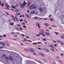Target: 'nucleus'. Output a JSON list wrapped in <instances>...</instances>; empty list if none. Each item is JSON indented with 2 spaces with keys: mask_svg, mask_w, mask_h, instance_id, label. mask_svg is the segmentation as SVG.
I'll list each match as a JSON object with an SVG mask.
<instances>
[{
  "mask_svg": "<svg viewBox=\"0 0 64 64\" xmlns=\"http://www.w3.org/2000/svg\"><path fill=\"white\" fill-rule=\"evenodd\" d=\"M29 8L30 9H36V7L33 4L30 6Z\"/></svg>",
  "mask_w": 64,
  "mask_h": 64,
  "instance_id": "obj_1",
  "label": "nucleus"
},
{
  "mask_svg": "<svg viewBox=\"0 0 64 64\" xmlns=\"http://www.w3.org/2000/svg\"><path fill=\"white\" fill-rule=\"evenodd\" d=\"M5 6L7 8H5L6 9H9V8H10V6H9V5H8L7 4H6Z\"/></svg>",
  "mask_w": 64,
  "mask_h": 64,
  "instance_id": "obj_2",
  "label": "nucleus"
},
{
  "mask_svg": "<svg viewBox=\"0 0 64 64\" xmlns=\"http://www.w3.org/2000/svg\"><path fill=\"white\" fill-rule=\"evenodd\" d=\"M29 49L30 50V52H35V51L34 50V49L32 48H29Z\"/></svg>",
  "mask_w": 64,
  "mask_h": 64,
  "instance_id": "obj_3",
  "label": "nucleus"
},
{
  "mask_svg": "<svg viewBox=\"0 0 64 64\" xmlns=\"http://www.w3.org/2000/svg\"><path fill=\"white\" fill-rule=\"evenodd\" d=\"M20 7L21 8H24V6L23 4H22V3H20Z\"/></svg>",
  "mask_w": 64,
  "mask_h": 64,
  "instance_id": "obj_4",
  "label": "nucleus"
},
{
  "mask_svg": "<svg viewBox=\"0 0 64 64\" xmlns=\"http://www.w3.org/2000/svg\"><path fill=\"white\" fill-rule=\"evenodd\" d=\"M40 25V24H39V23L37 22L36 24V26H38V28H40V26L39 25Z\"/></svg>",
  "mask_w": 64,
  "mask_h": 64,
  "instance_id": "obj_5",
  "label": "nucleus"
},
{
  "mask_svg": "<svg viewBox=\"0 0 64 64\" xmlns=\"http://www.w3.org/2000/svg\"><path fill=\"white\" fill-rule=\"evenodd\" d=\"M4 43V44H5V42H4V43H3L2 42H0V44L2 45H3V46H5V45Z\"/></svg>",
  "mask_w": 64,
  "mask_h": 64,
  "instance_id": "obj_6",
  "label": "nucleus"
},
{
  "mask_svg": "<svg viewBox=\"0 0 64 64\" xmlns=\"http://www.w3.org/2000/svg\"><path fill=\"white\" fill-rule=\"evenodd\" d=\"M40 34H41V35H42V36H43L44 37H45V36H46L45 34H44V33H42L41 32H40Z\"/></svg>",
  "mask_w": 64,
  "mask_h": 64,
  "instance_id": "obj_7",
  "label": "nucleus"
},
{
  "mask_svg": "<svg viewBox=\"0 0 64 64\" xmlns=\"http://www.w3.org/2000/svg\"><path fill=\"white\" fill-rule=\"evenodd\" d=\"M35 12V11L34 10L30 12V14H34Z\"/></svg>",
  "mask_w": 64,
  "mask_h": 64,
  "instance_id": "obj_8",
  "label": "nucleus"
},
{
  "mask_svg": "<svg viewBox=\"0 0 64 64\" xmlns=\"http://www.w3.org/2000/svg\"><path fill=\"white\" fill-rule=\"evenodd\" d=\"M39 54H40V55H41L42 56V57H44V56H45L42 53L40 52L39 53Z\"/></svg>",
  "mask_w": 64,
  "mask_h": 64,
  "instance_id": "obj_9",
  "label": "nucleus"
},
{
  "mask_svg": "<svg viewBox=\"0 0 64 64\" xmlns=\"http://www.w3.org/2000/svg\"><path fill=\"white\" fill-rule=\"evenodd\" d=\"M38 10L40 11H43V10L42 8H39L38 9Z\"/></svg>",
  "mask_w": 64,
  "mask_h": 64,
  "instance_id": "obj_10",
  "label": "nucleus"
},
{
  "mask_svg": "<svg viewBox=\"0 0 64 64\" xmlns=\"http://www.w3.org/2000/svg\"><path fill=\"white\" fill-rule=\"evenodd\" d=\"M46 35H47V36H50V34L49 33H48V32H46Z\"/></svg>",
  "mask_w": 64,
  "mask_h": 64,
  "instance_id": "obj_11",
  "label": "nucleus"
},
{
  "mask_svg": "<svg viewBox=\"0 0 64 64\" xmlns=\"http://www.w3.org/2000/svg\"><path fill=\"white\" fill-rule=\"evenodd\" d=\"M22 4L25 6L26 5V2H25V1H24L23 2V3Z\"/></svg>",
  "mask_w": 64,
  "mask_h": 64,
  "instance_id": "obj_12",
  "label": "nucleus"
},
{
  "mask_svg": "<svg viewBox=\"0 0 64 64\" xmlns=\"http://www.w3.org/2000/svg\"><path fill=\"white\" fill-rule=\"evenodd\" d=\"M44 25H46V26H48L49 25V24L47 23H44Z\"/></svg>",
  "mask_w": 64,
  "mask_h": 64,
  "instance_id": "obj_13",
  "label": "nucleus"
},
{
  "mask_svg": "<svg viewBox=\"0 0 64 64\" xmlns=\"http://www.w3.org/2000/svg\"><path fill=\"white\" fill-rule=\"evenodd\" d=\"M1 58L2 60H4V57L3 56H1Z\"/></svg>",
  "mask_w": 64,
  "mask_h": 64,
  "instance_id": "obj_14",
  "label": "nucleus"
},
{
  "mask_svg": "<svg viewBox=\"0 0 64 64\" xmlns=\"http://www.w3.org/2000/svg\"><path fill=\"white\" fill-rule=\"evenodd\" d=\"M1 5H2V7H4V4L2 3H0V6H1Z\"/></svg>",
  "mask_w": 64,
  "mask_h": 64,
  "instance_id": "obj_15",
  "label": "nucleus"
},
{
  "mask_svg": "<svg viewBox=\"0 0 64 64\" xmlns=\"http://www.w3.org/2000/svg\"><path fill=\"white\" fill-rule=\"evenodd\" d=\"M16 30H17V31H20V29L18 28H16Z\"/></svg>",
  "mask_w": 64,
  "mask_h": 64,
  "instance_id": "obj_16",
  "label": "nucleus"
},
{
  "mask_svg": "<svg viewBox=\"0 0 64 64\" xmlns=\"http://www.w3.org/2000/svg\"><path fill=\"white\" fill-rule=\"evenodd\" d=\"M45 50H46V51H47V52H50V50H49L48 49H46Z\"/></svg>",
  "mask_w": 64,
  "mask_h": 64,
  "instance_id": "obj_17",
  "label": "nucleus"
},
{
  "mask_svg": "<svg viewBox=\"0 0 64 64\" xmlns=\"http://www.w3.org/2000/svg\"><path fill=\"white\" fill-rule=\"evenodd\" d=\"M42 40L43 41H47V40L46 38H43Z\"/></svg>",
  "mask_w": 64,
  "mask_h": 64,
  "instance_id": "obj_18",
  "label": "nucleus"
},
{
  "mask_svg": "<svg viewBox=\"0 0 64 64\" xmlns=\"http://www.w3.org/2000/svg\"><path fill=\"white\" fill-rule=\"evenodd\" d=\"M41 32H40L39 33L40 34V33H44V32L43 30H41Z\"/></svg>",
  "mask_w": 64,
  "mask_h": 64,
  "instance_id": "obj_19",
  "label": "nucleus"
},
{
  "mask_svg": "<svg viewBox=\"0 0 64 64\" xmlns=\"http://www.w3.org/2000/svg\"><path fill=\"white\" fill-rule=\"evenodd\" d=\"M30 4L31 2H29L28 4L27 7H28L29 6H30Z\"/></svg>",
  "mask_w": 64,
  "mask_h": 64,
  "instance_id": "obj_20",
  "label": "nucleus"
},
{
  "mask_svg": "<svg viewBox=\"0 0 64 64\" xmlns=\"http://www.w3.org/2000/svg\"><path fill=\"white\" fill-rule=\"evenodd\" d=\"M56 59H57V60H59V59H60V58H59V56H57L56 58Z\"/></svg>",
  "mask_w": 64,
  "mask_h": 64,
  "instance_id": "obj_21",
  "label": "nucleus"
},
{
  "mask_svg": "<svg viewBox=\"0 0 64 64\" xmlns=\"http://www.w3.org/2000/svg\"><path fill=\"white\" fill-rule=\"evenodd\" d=\"M35 19H38V18L37 16H35L34 18Z\"/></svg>",
  "mask_w": 64,
  "mask_h": 64,
  "instance_id": "obj_22",
  "label": "nucleus"
},
{
  "mask_svg": "<svg viewBox=\"0 0 64 64\" xmlns=\"http://www.w3.org/2000/svg\"><path fill=\"white\" fill-rule=\"evenodd\" d=\"M60 44L62 45H64V43L62 42H60Z\"/></svg>",
  "mask_w": 64,
  "mask_h": 64,
  "instance_id": "obj_23",
  "label": "nucleus"
},
{
  "mask_svg": "<svg viewBox=\"0 0 64 64\" xmlns=\"http://www.w3.org/2000/svg\"><path fill=\"white\" fill-rule=\"evenodd\" d=\"M36 35L37 36H41V34H37Z\"/></svg>",
  "mask_w": 64,
  "mask_h": 64,
  "instance_id": "obj_24",
  "label": "nucleus"
},
{
  "mask_svg": "<svg viewBox=\"0 0 64 64\" xmlns=\"http://www.w3.org/2000/svg\"><path fill=\"white\" fill-rule=\"evenodd\" d=\"M57 42H58V43H60V42H61V41L60 40H57Z\"/></svg>",
  "mask_w": 64,
  "mask_h": 64,
  "instance_id": "obj_25",
  "label": "nucleus"
},
{
  "mask_svg": "<svg viewBox=\"0 0 64 64\" xmlns=\"http://www.w3.org/2000/svg\"><path fill=\"white\" fill-rule=\"evenodd\" d=\"M11 7L12 8H14V9H15V8H16L14 6H11Z\"/></svg>",
  "mask_w": 64,
  "mask_h": 64,
  "instance_id": "obj_26",
  "label": "nucleus"
},
{
  "mask_svg": "<svg viewBox=\"0 0 64 64\" xmlns=\"http://www.w3.org/2000/svg\"><path fill=\"white\" fill-rule=\"evenodd\" d=\"M42 60L44 61L45 62L46 61V60L45 58H43Z\"/></svg>",
  "mask_w": 64,
  "mask_h": 64,
  "instance_id": "obj_27",
  "label": "nucleus"
},
{
  "mask_svg": "<svg viewBox=\"0 0 64 64\" xmlns=\"http://www.w3.org/2000/svg\"><path fill=\"white\" fill-rule=\"evenodd\" d=\"M50 50H52V51H53V52H55V50H54L52 48H50Z\"/></svg>",
  "mask_w": 64,
  "mask_h": 64,
  "instance_id": "obj_28",
  "label": "nucleus"
},
{
  "mask_svg": "<svg viewBox=\"0 0 64 64\" xmlns=\"http://www.w3.org/2000/svg\"><path fill=\"white\" fill-rule=\"evenodd\" d=\"M26 16L27 17H28V18H30L29 17V16L28 15H27V14H26Z\"/></svg>",
  "mask_w": 64,
  "mask_h": 64,
  "instance_id": "obj_29",
  "label": "nucleus"
},
{
  "mask_svg": "<svg viewBox=\"0 0 64 64\" xmlns=\"http://www.w3.org/2000/svg\"><path fill=\"white\" fill-rule=\"evenodd\" d=\"M37 62H38L39 63H40V64H42V63L41 62H39V61L36 60Z\"/></svg>",
  "mask_w": 64,
  "mask_h": 64,
  "instance_id": "obj_30",
  "label": "nucleus"
},
{
  "mask_svg": "<svg viewBox=\"0 0 64 64\" xmlns=\"http://www.w3.org/2000/svg\"><path fill=\"white\" fill-rule=\"evenodd\" d=\"M33 44H34V45L36 44H36H37V43H36V42H33Z\"/></svg>",
  "mask_w": 64,
  "mask_h": 64,
  "instance_id": "obj_31",
  "label": "nucleus"
},
{
  "mask_svg": "<svg viewBox=\"0 0 64 64\" xmlns=\"http://www.w3.org/2000/svg\"><path fill=\"white\" fill-rule=\"evenodd\" d=\"M6 60H9V58L8 57H6Z\"/></svg>",
  "mask_w": 64,
  "mask_h": 64,
  "instance_id": "obj_32",
  "label": "nucleus"
},
{
  "mask_svg": "<svg viewBox=\"0 0 64 64\" xmlns=\"http://www.w3.org/2000/svg\"><path fill=\"white\" fill-rule=\"evenodd\" d=\"M10 25H14V23H11L10 24Z\"/></svg>",
  "mask_w": 64,
  "mask_h": 64,
  "instance_id": "obj_33",
  "label": "nucleus"
},
{
  "mask_svg": "<svg viewBox=\"0 0 64 64\" xmlns=\"http://www.w3.org/2000/svg\"><path fill=\"white\" fill-rule=\"evenodd\" d=\"M3 48V46H0V49H2Z\"/></svg>",
  "mask_w": 64,
  "mask_h": 64,
  "instance_id": "obj_34",
  "label": "nucleus"
},
{
  "mask_svg": "<svg viewBox=\"0 0 64 64\" xmlns=\"http://www.w3.org/2000/svg\"><path fill=\"white\" fill-rule=\"evenodd\" d=\"M21 35L22 37H24V35H25V34H21Z\"/></svg>",
  "mask_w": 64,
  "mask_h": 64,
  "instance_id": "obj_35",
  "label": "nucleus"
},
{
  "mask_svg": "<svg viewBox=\"0 0 64 64\" xmlns=\"http://www.w3.org/2000/svg\"><path fill=\"white\" fill-rule=\"evenodd\" d=\"M6 45L7 46H9V45H10V44H6Z\"/></svg>",
  "mask_w": 64,
  "mask_h": 64,
  "instance_id": "obj_36",
  "label": "nucleus"
},
{
  "mask_svg": "<svg viewBox=\"0 0 64 64\" xmlns=\"http://www.w3.org/2000/svg\"><path fill=\"white\" fill-rule=\"evenodd\" d=\"M61 37L62 39H64V36H61Z\"/></svg>",
  "mask_w": 64,
  "mask_h": 64,
  "instance_id": "obj_37",
  "label": "nucleus"
},
{
  "mask_svg": "<svg viewBox=\"0 0 64 64\" xmlns=\"http://www.w3.org/2000/svg\"><path fill=\"white\" fill-rule=\"evenodd\" d=\"M52 63H53V64H57L56 63V62H55L54 61H53L52 62Z\"/></svg>",
  "mask_w": 64,
  "mask_h": 64,
  "instance_id": "obj_38",
  "label": "nucleus"
},
{
  "mask_svg": "<svg viewBox=\"0 0 64 64\" xmlns=\"http://www.w3.org/2000/svg\"><path fill=\"white\" fill-rule=\"evenodd\" d=\"M52 26L53 27H56V26H55L54 25H52Z\"/></svg>",
  "mask_w": 64,
  "mask_h": 64,
  "instance_id": "obj_39",
  "label": "nucleus"
},
{
  "mask_svg": "<svg viewBox=\"0 0 64 64\" xmlns=\"http://www.w3.org/2000/svg\"><path fill=\"white\" fill-rule=\"evenodd\" d=\"M54 32L56 35H58V33L57 32Z\"/></svg>",
  "mask_w": 64,
  "mask_h": 64,
  "instance_id": "obj_40",
  "label": "nucleus"
},
{
  "mask_svg": "<svg viewBox=\"0 0 64 64\" xmlns=\"http://www.w3.org/2000/svg\"><path fill=\"white\" fill-rule=\"evenodd\" d=\"M50 21H53V18H50Z\"/></svg>",
  "mask_w": 64,
  "mask_h": 64,
  "instance_id": "obj_41",
  "label": "nucleus"
},
{
  "mask_svg": "<svg viewBox=\"0 0 64 64\" xmlns=\"http://www.w3.org/2000/svg\"><path fill=\"white\" fill-rule=\"evenodd\" d=\"M38 49L39 50H42V49L41 48H38Z\"/></svg>",
  "mask_w": 64,
  "mask_h": 64,
  "instance_id": "obj_42",
  "label": "nucleus"
},
{
  "mask_svg": "<svg viewBox=\"0 0 64 64\" xmlns=\"http://www.w3.org/2000/svg\"><path fill=\"white\" fill-rule=\"evenodd\" d=\"M9 59L10 60H12V58H9Z\"/></svg>",
  "mask_w": 64,
  "mask_h": 64,
  "instance_id": "obj_43",
  "label": "nucleus"
},
{
  "mask_svg": "<svg viewBox=\"0 0 64 64\" xmlns=\"http://www.w3.org/2000/svg\"><path fill=\"white\" fill-rule=\"evenodd\" d=\"M9 57L10 58H12V57H13V56H9Z\"/></svg>",
  "mask_w": 64,
  "mask_h": 64,
  "instance_id": "obj_44",
  "label": "nucleus"
},
{
  "mask_svg": "<svg viewBox=\"0 0 64 64\" xmlns=\"http://www.w3.org/2000/svg\"><path fill=\"white\" fill-rule=\"evenodd\" d=\"M48 46H49V47H52V46L51 45L49 44L48 45Z\"/></svg>",
  "mask_w": 64,
  "mask_h": 64,
  "instance_id": "obj_45",
  "label": "nucleus"
},
{
  "mask_svg": "<svg viewBox=\"0 0 64 64\" xmlns=\"http://www.w3.org/2000/svg\"><path fill=\"white\" fill-rule=\"evenodd\" d=\"M20 29L21 31H22V28L21 27L20 28Z\"/></svg>",
  "mask_w": 64,
  "mask_h": 64,
  "instance_id": "obj_46",
  "label": "nucleus"
},
{
  "mask_svg": "<svg viewBox=\"0 0 64 64\" xmlns=\"http://www.w3.org/2000/svg\"><path fill=\"white\" fill-rule=\"evenodd\" d=\"M23 27H24V28H26V27L25 25H24L23 26Z\"/></svg>",
  "mask_w": 64,
  "mask_h": 64,
  "instance_id": "obj_47",
  "label": "nucleus"
},
{
  "mask_svg": "<svg viewBox=\"0 0 64 64\" xmlns=\"http://www.w3.org/2000/svg\"><path fill=\"white\" fill-rule=\"evenodd\" d=\"M6 14H7V15H9V14H8V12H6Z\"/></svg>",
  "mask_w": 64,
  "mask_h": 64,
  "instance_id": "obj_48",
  "label": "nucleus"
},
{
  "mask_svg": "<svg viewBox=\"0 0 64 64\" xmlns=\"http://www.w3.org/2000/svg\"><path fill=\"white\" fill-rule=\"evenodd\" d=\"M33 53L34 55H36V53H35V52H34Z\"/></svg>",
  "mask_w": 64,
  "mask_h": 64,
  "instance_id": "obj_49",
  "label": "nucleus"
},
{
  "mask_svg": "<svg viewBox=\"0 0 64 64\" xmlns=\"http://www.w3.org/2000/svg\"><path fill=\"white\" fill-rule=\"evenodd\" d=\"M14 36H15V37H17L18 36L16 34L14 35Z\"/></svg>",
  "mask_w": 64,
  "mask_h": 64,
  "instance_id": "obj_50",
  "label": "nucleus"
},
{
  "mask_svg": "<svg viewBox=\"0 0 64 64\" xmlns=\"http://www.w3.org/2000/svg\"><path fill=\"white\" fill-rule=\"evenodd\" d=\"M60 55H61V56H64V54H60Z\"/></svg>",
  "mask_w": 64,
  "mask_h": 64,
  "instance_id": "obj_51",
  "label": "nucleus"
},
{
  "mask_svg": "<svg viewBox=\"0 0 64 64\" xmlns=\"http://www.w3.org/2000/svg\"><path fill=\"white\" fill-rule=\"evenodd\" d=\"M52 48L53 49H54L55 48H54V47L53 46H52Z\"/></svg>",
  "mask_w": 64,
  "mask_h": 64,
  "instance_id": "obj_52",
  "label": "nucleus"
},
{
  "mask_svg": "<svg viewBox=\"0 0 64 64\" xmlns=\"http://www.w3.org/2000/svg\"><path fill=\"white\" fill-rule=\"evenodd\" d=\"M15 19L17 20L18 19V18H17V16H16V17H15Z\"/></svg>",
  "mask_w": 64,
  "mask_h": 64,
  "instance_id": "obj_53",
  "label": "nucleus"
},
{
  "mask_svg": "<svg viewBox=\"0 0 64 64\" xmlns=\"http://www.w3.org/2000/svg\"><path fill=\"white\" fill-rule=\"evenodd\" d=\"M18 27H19V26L21 27V26H20V25H19V24H18Z\"/></svg>",
  "mask_w": 64,
  "mask_h": 64,
  "instance_id": "obj_54",
  "label": "nucleus"
},
{
  "mask_svg": "<svg viewBox=\"0 0 64 64\" xmlns=\"http://www.w3.org/2000/svg\"><path fill=\"white\" fill-rule=\"evenodd\" d=\"M20 21H23V20L22 19L21 20H20Z\"/></svg>",
  "mask_w": 64,
  "mask_h": 64,
  "instance_id": "obj_55",
  "label": "nucleus"
},
{
  "mask_svg": "<svg viewBox=\"0 0 64 64\" xmlns=\"http://www.w3.org/2000/svg\"><path fill=\"white\" fill-rule=\"evenodd\" d=\"M24 41L26 42V39L25 38V39L24 40Z\"/></svg>",
  "mask_w": 64,
  "mask_h": 64,
  "instance_id": "obj_56",
  "label": "nucleus"
},
{
  "mask_svg": "<svg viewBox=\"0 0 64 64\" xmlns=\"http://www.w3.org/2000/svg\"><path fill=\"white\" fill-rule=\"evenodd\" d=\"M12 16L13 17V18L15 19V18L14 17V16H13V15H12Z\"/></svg>",
  "mask_w": 64,
  "mask_h": 64,
  "instance_id": "obj_57",
  "label": "nucleus"
},
{
  "mask_svg": "<svg viewBox=\"0 0 64 64\" xmlns=\"http://www.w3.org/2000/svg\"><path fill=\"white\" fill-rule=\"evenodd\" d=\"M38 42V44H40V43H41V42Z\"/></svg>",
  "mask_w": 64,
  "mask_h": 64,
  "instance_id": "obj_58",
  "label": "nucleus"
},
{
  "mask_svg": "<svg viewBox=\"0 0 64 64\" xmlns=\"http://www.w3.org/2000/svg\"><path fill=\"white\" fill-rule=\"evenodd\" d=\"M18 15H20V14H20V13H18Z\"/></svg>",
  "mask_w": 64,
  "mask_h": 64,
  "instance_id": "obj_59",
  "label": "nucleus"
},
{
  "mask_svg": "<svg viewBox=\"0 0 64 64\" xmlns=\"http://www.w3.org/2000/svg\"><path fill=\"white\" fill-rule=\"evenodd\" d=\"M13 20L14 21H15V18H14V19H13Z\"/></svg>",
  "mask_w": 64,
  "mask_h": 64,
  "instance_id": "obj_60",
  "label": "nucleus"
},
{
  "mask_svg": "<svg viewBox=\"0 0 64 64\" xmlns=\"http://www.w3.org/2000/svg\"><path fill=\"white\" fill-rule=\"evenodd\" d=\"M26 38L29 39V37L27 36L26 37Z\"/></svg>",
  "mask_w": 64,
  "mask_h": 64,
  "instance_id": "obj_61",
  "label": "nucleus"
},
{
  "mask_svg": "<svg viewBox=\"0 0 64 64\" xmlns=\"http://www.w3.org/2000/svg\"><path fill=\"white\" fill-rule=\"evenodd\" d=\"M20 17H22V15H20Z\"/></svg>",
  "mask_w": 64,
  "mask_h": 64,
  "instance_id": "obj_62",
  "label": "nucleus"
},
{
  "mask_svg": "<svg viewBox=\"0 0 64 64\" xmlns=\"http://www.w3.org/2000/svg\"><path fill=\"white\" fill-rule=\"evenodd\" d=\"M59 62H62V61H61V60H59Z\"/></svg>",
  "mask_w": 64,
  "mask_h": 64,
  "instance_id": "obj_63",
  "label": "nucleus"
},
{
  "mask_svg": "<svg viewBox=\"0 0 64 64\" xmlns=\"http://www.w3.org/2000/svg\"><path fill=\"white\" fill-rule=\"evenodd\" d=\"M27 12H29V10H27Z\"/></svg>",
  "mask_w": 64,
  "mask_h": 64,
  "instance_id": "obj_64",
  "label": "nucleus"
}]
</instances>
